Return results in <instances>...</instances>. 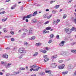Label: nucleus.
<instances>
[{
	"label": "nucleus",
	"instance_id": "obj_43",
	"mask_svg": "<svg viewBox=\"0 0 76 76\" xmlns=\"http://www.w3.org/2000/svg\"><path fill=\"white\" fill-rule=\"evenodd\" d=\"M43 34H46L47 33V31L45 30H44L43 31Z\"/></svg>",
	"mask_w": 76,
	"mask_h": 76
},
{
	"label": "nucleus",
	"instance_id": "obj_51",
	"mask_svg": "<svg viewBox=\"0 0 76 76\" xmlns=\"http://www.w3.org/2000/svg\"><path fill=\"white\" fill-rule=\"evenodd\" d=\"M10 33L12 34V35H13L14 34V32L13 31H11L10 32Z\"/></svg>",
	"mask_w": 76,
	"mask_h": 76
},
{
	"label": "nucleus",
	"instance_id": "obj_5",
	"mask_svg": "<svg viewBox=\"0 0 76 76\" xmlns=\"http://www.w3.org/2000/svg\"><path fill=\"white\" fill-rule=\"evenodd\" d=\"M57 56L56 55H54L52 56L51 58V60L53 61L54 59L57 58Z\"/></svg>",
	"mask_w": 76,
	"mask_h": 76
},
{
	"label": "nucleus",
	"instance_id": "obj_36",
	"mask_svg": "<svg viewBox=\"0 0 76 76\" xmlns=\"http://www.w3.org/2000/svg\"><path fill=\"white\" fill-rule=\"evenodd\" d=\"M20 69L21 70H25V69L24 68H20Z\"/></svg>",
	"mask_w": 76,
	"mask_h": 76
},
{
	"label": "nucleus",
	"instance_id": "obj_19",
	"mask_svg": "<svg viewBox=\"0 0 76 76\" xmlns=\"http://www.w3.org/2000/svg\"><path fill=\"white\" fill-rule=\"evenodd\" d=\"M38 54V53L36 52L33 55V56H34V57H36V56H37Z\"/></svg>",
	"mask_w": 76,
	"mask_h": 76
},
{
	"label": "nucleus",
	"instance_id": "obj_59",
	"mask_svg": "<svg viewBox=\"0 0 76 76\" xmlns=\"http://www.w3.org/2000/svg\"><path fill=\"white\" fill-rule=\"evenodd\" d=\"M0 74L1 75H3V74L2 73V72H0Z\"/></svg>",
	"mask_w": 76,
	"mask_h": 76
},
{
	"label": "nucleus",
	"instance_id": "obj_53",
	"mask_svg": "<svg viewBox=\"0 0 76 76\" xmlns=\"http://www.w3.org/2000/svg\"><path fill=\"white\" fill-rule=\"evenodd\" d=\"M60 20H57L56 21V22H57V23H58V22H60Z\"/></svg>",
	"mask_w": 76,
	"mask_h": 76
},
{
	"label": "nucleus",
	"instance_id": "obj_27",
	"mask_svg": "<svg viewBox=\"0 0 76 76\" xmlns=\"http://www.w3.org/2000/svg\"><path fill=\"white\" fill-rule=\"evenodd\" d=\"M40 52H42L43 53H44V54H45L47 53V51L45 50H43L42 51H41Z\"/></svg>",
	"mask_w": 76,
	"mask_h": 76
},
{
	"label": "nucleus",
	"instance_id": "obj_20",
	"mask_svg": "<svg viewBox=\"0 0 76 76\" xmlns=\"http://www.w3.org/2000/svg\"><path fill=\"white\" fill-rule=\"evenodd\" d=\"M40 75L41 76H44V75H45V73L43 72H40Z\"/></svg>",
	"mask_w": 76,
	"mask_h": 76
},
{
	"label": "nucleus",
	"instance_id": "obj_46",
	"mask_svg": "<svg viewBox=\"0 0 76 76\" xmlns=\"http://www.w3.org/2000/svg\"><path fill=\"white\" fill-rule=\"evenodd\" d=\"M63 62V61L62 60H59L58 61L59 63H62V62Z\"/></svg>",
	"mask_w": 76,
	"mask_h": 76
},
{
	"label": "nucleus",
	"instance_id": "obj_44",
	"mask_svg": "<svg viewBox=\"0 0 76 76\" xmlns=\"http://www.w3.org/2000/svg\"><path fill=\"white\" fill-rule=\"evenodd\" d=\"M75 44H76V42H73V43H72L71 44V45H75Z\"/></svg>",
	"mask_w": 76,
	"mask_h": 76
},
{
	"label": "nucleus",
	"instance_id": "obj_26",
	"mask_svg": "<svg viewBox=\"0 0 76 76\" xmlns=\"http://www.w3.org/2000/svg\"><path fill=\"white\" fill-rule=\"evenodd\" d=\"M46 73H51V72L50 71H45Z\"/></svg>",
	"mask_w": 76,
	"mask_h": 76
},
{
	"label": "nucleus",
	"instance_id": "obj_63",
	"mask_svg": "<svg viewBox=\"0 0 76 76\" xmlns=\"http://www.w3.org/2000/svg\"><path fill=\"white\" fill-rule=\"evenodd\" d=\"M32 68L30 70V72H32Z\"/></svg>",
	"mask_w": 76,
	"mask_h": 76
},
{
	"label": "nucleus",
	"instance_id": "obj_60",
	"mask_svg": "<svg viewBox=\"0 0 76 76\" xmlns=\"http://www.w3.org/2000/svg\"><path fill=\"white\" fill-rule=\"evenodd\" d=\"M46 12H48V11H49V10L48 9H47L46 10Z\"/></svg>",
	"mask_w": 76,
	"mask_h": 76
},
{
	"label": "nucleus",
	"instance_id": "obj_54",
	"mask_svg": "<svg viewBox=\"0 0 76 76\" xmlns=\"http://www.w3.org/2000/svg\"><path fill=\"white\" fill-rule=\"evenodd\" d=\"M23 35H26V33H23Z\"/></svg>",
	"mask_w": 76,
	"mask_h": 76
},
{
	"label": "nucleus",
	"instance_id": "obj_22",
	"mask_svg": "<svg viewBox=\"0 0 76 76\" xmlns=\"http://www.w3.org/2000/svg\"><path fill=\"white\" fill-rule=\"evenodd\" d=\"M16 6V4H15L13 6H12V7H11V9L12 10L13 9H15V7Z\"/></svg>",
	"mask_w": 76,
	"mask_h": 76
},
{
	"label": "nucleus",
	"instance_id": "obj_38",
	"mask_svg": "<svg viewBox=\"0 0 76 76\" xmlns=\"http://www.w3.org/2000/svg\"><path fill=\"white\" fill-rule=\"evenodd\" d=\"M52 13H53V14H55L56 13V11H55L54 10H53L52 11Z\"/></svg>",
	"mask_w": 76,
	"mask_h": 76
},
{
	"label": "nucleus",
	"instance_id": "obj_57",
	"mask_svg": "<svg viewBox=\"0 0 76 76\" xmlns=\"http://www.w3.org/2000/svg\"><path fill=\"white\" fill-rule=\"evenodd\" d=\"M26 22H28V20L27 19H26Z\"/></svg>",
	"mask_w": 76,
	"mask_h": 76
},
{
	"label": "nucleus",
	"instance_id": "obj_45",
	"mask_svg": "<svg viewBox=\"0 0 76 76\" xmlns=\"http://www.w3.org/2000/svg\"><path fill=\"white\" fill-rule=\"evenodd\" d=\"M51 42H52V40H50L48 42L49 44H50Z\"/></svg>",
	"mask_w": 76,
	"mask_h": 76
},
{
	"label": "nucleus",
	"instance_id": "obj_4",
	"mask_svg": "<svg viewBox=\"0 0 76 76\" xmlns=\"http://www.w3.org/2000/svg\"><path fill=\"white\" fill-rule=\"evenodd\" d=\"M48 56L47 55H44L43 56V57L44 58H45V59H44V61L45 62H46V61H48V60H49V59H48V58H47Z\"/></svg>",
	"mask_w": 76,
	"mask_h": 76
},
{
	"label": "nucleus",
	"instance_id": "obj_6",
	"mask_svg": "<svg viewBox=\"0 0 76 76\" xmlns=\"http://www.w3.org/2000/svg\"><path fill=\"white\" fill-rule=\"evenodd\" d=\"M56 66H57V64L56 63H52L51 64V66L53 68H56Z\"/></svg>",
	"mask_w": 76,
	"mask_h": 76
},
{
	"label": "nucleus",
	"instance_id": "obj_32",
	"mask_svg": "<svg viewBox=\"0 0 76 76\" xmlns=\"http://www.w3.org/2000/svg\"><path fill=\"white\" fill-rule=\"evenodd\" d=\"M66 17H67V15L66 14H64V16L63 17V19H65Z\"/></svg>",
	"mask_w": 76,
	"mask_h": 76
},
{
	"label": "nucleus",
	"instance_id": "obj_55",
	"mask_svg": "<svg viewBox=\"0 0 76 76\" xmlns=\"http://www.w3.org/2000/svg\"><path fill=\"white\" fill-rule=\"evenodd\" d=\"M54 1H52L50 2V4H52V3H54Z\"/></svg>",
	"mask_w": 76,
	"mask_h": 76
},
{
	"label": "nucleus",
	"instance_id": "obj_21",
	"mask_svg": "<svg viewBox=\"0 0 76 76\" xmlns=\"http://www.w3.org/2000/svg\"><path fill=\"white\" fill-rule=\"evenodd\" d=\"M68 73V72L67 71H65L64 72H63L62 73V74H63V75H64L65 74H67Z\"/></svg>",
	"mask_w": 76,
	"mask_h": 76
},
{
	"label": "nucleus",
	"instance_id": "obj_31",
	"mask_svg": "<svg viewBox=\"0 0 76 76\" xmlns=\"http://www.w3.org/2000/svg\"><path fill=\"white\" fill-rule=\"evenodd\" d=\"M51 16H52V15L48 16H47V18L48 19H50V18H51Z\"/></svg>",
	"mask_w": 76,
	"mask_h": 76
},
{
	"label": "nucleus",
	"instance_id": "obj_42",
	"mask_svg": "<svg viewBox=\"0 0 76 76\" xmlns=\"http://www.w3.org/2000/svg\"><path fill=\"white\" fill-rule=\"evenodd\" d=\"M49 23V21H47L46 22H45V23H44V24L45 25H46L47 24H48V23Z\"/></svg>",
	"mask_w": 76,
	"mask_h": 76
},
{
	"label": "nucleus",
	"instance_id": "obj_47",
	"mask_svg": "<svg viewBox=\"0 0 76 76\" xmlns=\"http://www.w3.org/2000/svg\"><path fill=\"white\" fill-rule=\"evenodd\" d=\"M6 76H10V74H7L6 75Z\"/></svg>",
	"mask_w": 76,
	"mask_h": 76
},
{
	"label": "nucleus",
	"instance_id": "obj_30",
	"mask_svg": "<svg viewBox=\"0 0 76 76\" xmlns=\"http://www.w3.org/2000/svg\"><path fill=\"white\" fill-rule=\"evenodd\" d=\"M7 20V18L6 19H2V22H5Z\"/></svg>",
	"mask_w": 76,
	"mask_h": 76
},
{
	"label": "nucleus",
	"instance_id": "obj_10",
	"mask_svg": "<svg viewBox=\"0 0 76 76\" xmlns=\"http://www.w3.org/2000/svg\"><path fill=\"white\" fill-rule=\"evenodd\" d=\"M66 42L64 41H63L61 42V43L59 45L61 47H62L64 45V44Z\"/></svg>",
	"mask_w": 76,
	"mask_h": 76
},
{
	"label": "nucleus",
	"instance_id": "obj_14",
	"mask_svg": "<svg viewBox=\"0 0 76 76\" xmlns=\"http://www.w3.org/2000/svg\"><path fill=\"white\" fill-rule=\"evenodd\" d=\"M37 11H36L32 15V16H36V15H37Z\"/></svg>",
	"mask_w": 76,
	"mask_h": 76
},
{
	"label": "nucleus",
	"instance_id": "obj_37",
	"mask_svg": "<svg viewBox=\"0 0 76 76\" xmlns=\"http://www.w3.org/2000/svg\"><path fill=\"white\" fill-rule=\"evenodd\" d=\"M6 13V12L5 11H3L1 12L0 13V15H2V14H4V13Z\"/></svg>",
	"mask_w": 76,
	"mask_h": 76
},
{
	"label": "nucleus",
	"instance_id": "obj_16",
	"mask_svg": "<svg viewBox=\"0 0 76 76\" xmlns=\"http://www.w3.org/2000/svg\"><path fill=\"white\" fill-rule=\"evenodd\" d=\"M11 64H12V63H9L7 65V67H6V68L7 69V67H10V65H11Z\"/></svg>",
	"mask_w": 76,
	"mask_h": 76
},
{
	"label": "nucleus",
	"instance_id": "obj_40",
	"mask_svg": "<svg viewBox=\"0 0 76 76\" xmlns=\"http://www.w3.org/2000/svg\"><path fill=\"white\" fill-rule=\"evenodd\" d=\"M4 31V32H7V31H6V29L5 28H4L3 29Z\"/></svg>",
	"mask_w": 76,
	"mask_h": 76
},
{
	"label": "nucleus",
	"instance_id": "obj_56",
	"mask_svg": "<svg viewBox=\"0 0 76 76\" xmlns=\"http://www.w3.org/2000/svg\"><path fill=\"white\" fill-rule=\"evenodd\" d=\"M1 64H4V62H3V61H1Z\"/></svg>",
	"mask_w": 76,
	"mask_h": 76
},
{
	"label": "nucleus",
	"instance_id": "obj_13",
	"mask_svg": "<svg viewBox=\"0 0 76 76\" xmlns=\"http://www.w3.org/2000/svg\"><path fill=\"white\" fill-rule=\"evenodd\" d=\"M32 16V14H30L27 15V17L28 18V19H29L30 18H31Z\"/></svg>",
	"mask_w": 76,
	"mask_h": 76
},
{
	"label": "nucleus",
	"instance_id": "obj_9",
	"mask_svg": "<svg viewBox=\"0 0 76 76\" xmlns=\"http://www.w3.org/2000/svg\"><path fill=\"white\" fill-rule=\"evenodd\" d=\"M37 67H38V66H37V65L35 64L33 65L32 66H30V68H34V69L35 68H37Z\"/></svg>",
	"mask_w": 76,
	"mask_h": 76
},
{
	"label": "nucleus",
	"instance_id": "obj_33",
	"mask_svg": "<svg viewBox=\"0 0 76 76\" xmlns=\"http://www.w3.org/2000/svg\"><path fill=\"white\" fill-rule=\"evenodd\" d=\"M23 54H22L21 56H19V58H20V59L22 58L23 57Z\"/></svg>",
	"mask_w": 76,
	"mask_h": 76
},
{
	"label": "nucleus",
	"instance_id": "obj_28",
	"mask_svg": "<svg viewBox=\"0 0 76 76\" xmlns=\"http://www.w3.org/2000/svg\"><path fill=\"white\" fill-rule=\"evenodd\" d=\"M43 18H47V15L46 14H44L43 16Z\"/></svg>",
	"mask_w": 76,
	"mask_h": 76
},
{
	"label": "nucleus",
	"instance_id": "obj_23",
	"mask_svg": "<svg viewBox=\"0 0 76 76\" xmlns=\"http://www.w3.org/2000/svg\"><path fill=\"white\" fill-rule=\"evenodd\" d=\"M39 69H41V67H38L37 68L35 69V72H37V71H38Z\"/></svg>",
	"mask_w": 76,
	"mask_h": 76
},
{
	"label": "nucleus",
	"instance_id": "obj_24",
	"mask_svg": "<svg viewBox=\"0 0 76 76\" xmlns=\"http://www.w3.org/2000/svg\"><path fill=\"white\" fill-rule=\"evenodd\" d=\"M51 29V28L50 27H47L46 28V30H50V29Z\"/></svg>",
	"mask_w": 76,
	"mask_h": 76
},
{
	"label": "nucleus",
	"instance_id": "obj_11",
	"mask_svg": "<svg viewBox=\"0 0 76 76\" xmlns=\"http://www.w3.org/2000/svg\"><path fill=\"white\" fill-rule=\"evenodd\" d=\"M4 58H8V55L6 54H3Z\"/></svg>",
	"mask_w": 76,
	"mask_h": 76
},
{
	"label": "nucleus",
	"instance_id": "obj_12",
	"mask_svg": "<svg viewBox=\"0 0 76 76\" xmlns=\"http://www.w3.org/2000/svg\"><path fill=\"white\" fill-rule=\"evenodd\" d=\"M20 73V72L19 71H18V72H14L13 73V75H18V74H19Z\"/></svg>",
	"mask_w": 76,
	"mask_h": 76
},
{
	"label": "nucleus",
	"instance_id": "obj_25",
	"mask_svg": "<svg viewBox=\"0 0 76 76\" xmlns=\"http://www.w3.org/2000/svg\"><path fill=\"white\" fill-rule=\"evenodd\" d=\"M53 23L54 25H57V22L56 21H53Z\"/></svg>",
	"mask_w": 76,
	"mask_h": 76
},
{
	"label": "nucleus",
	"instance_id": "obj_41",
	"mask_svg": "<svg viewBox=\"0 0 76 76\" xmlns=\"http://www.w3.org/2000/svg\"><path fill=\"white\" fill-rule=\"evenodd\" d=\"M11 41H15V39L13 38H12L11 39Z\"/></svg>",
	"mask_w": 76,
	"mask_h": 76
},
{
	"label": "nucleus",
	"instance_id": "obj_49",
	"mask_svg": "<svg viewBox=\"0 0 76 76\" xmlns=\"http://www.w3.org/2000/svg\"><path fill=\"white\" fill-rule=\"evenodd\" d=\"M23 30L25 32H27V31H28V30H27V29H24Z\"/></svg>",
	"mask_w": 76,
	"mask_h": 76
},
{
	"label": "nucleus",
	"instance_id": "obj_48",
	"mask_svg": "<svg viewBox=\"0 0 76 76\" xmlns=\"http://www.w3.org/2000/svg\"><path fill=\"white\" fill-rule=\"evenodd\" d=\"M75 28L74 27L72 28V31H74V30H75Z\"/></svg>",
	"mask_w": 76,
	"mask_h": 76
},
{
	"label": "nucleus",
	"instance_id": "obj_64",
	"mask_svg": "<svg viewBox=\"0 0 76 76\" xmlns=\"http://www.w3.org/2000/svg\"><path fill=\"white\" fill-rule=\"evenodd\" d=\"M31 76H37V75H31Z\"/></svg>",
	"mask_w": 76,
	"mask_h": 76
},
{
	"label": "nucleus",
	"instance_id": "obj_61",
	"mask_svg": "<svg viewBox=\"0 0 76 76\" xmlns=\"http://www.w3.org/2000/svg\"><path fill=\"white\" fill-rule=\"evenodd\" d=\"M25 16H24L23 18V20H25Z\"/></svg>",
	"mask_w": 76,
	"mask_h": 76
},
{
	"label": "nucleus",
	"instance_id": "obj_34",
	"mask_svg": "<svg viewBox=\"0 0 76 76\" xmlns=\"http://www.w3.org/2000/svg\"><path fill=\"white\" fill-rule=\"evenodd\" d=\"M36 46H39V45H40V43H37L36 44Z\"/></svg>",
	"mask_w": 76,
	"mask_h": 76
},
{
	"label": "nucleus",
	"instance_id": "obj_50",
	"mask_svg": "<svg viewBox=\"0 0 76 76\" xmlns=\"http://www.w3.org/2000/svg\"><path fill=\"white\" fill-rule=\"evenodd\" d=\"M24 45H28V43L27 42H24Z\"/></svg>",
	"mask_w": 76,
	"mask_h": 76
},
{
	"label": "nucleus",
	"instance_id": "obj_15",
	"mask_svg": "<svg viewBox=\"0 0 76 76\" xmlns=\"http://www.w3.org/2000/svg\"><path fill=\"white\" fill-rule=\"evenodd\" d=\"M35 39V36H33L31 38H30V40H34Z\"/></svg>",
	"mask_w": 76,
	"mask_h": 76
},
{
	"label": "nucleus",
	"instance_id": "obj_1",
	"mask_svg": "<svg viewBox=\"0 0 76 76\" xmlns=\"http://www.w3.org/2000/svg\"><path fill=\"white\" fill-rule=\"evenodd\" d=\"M61 54L63 55L64 57H66V56H69L70 54V53L68 52H66L63 53H62Z\"/></svg>",
	"mask_w": 76,
	"mask_h": 76
},
{
	"label": "nucleus",
	"instance_id": "obj_35",
	"mask_svg": "<svg viewBox=\"0 0 76 76\" xmlns=\"http://www.w3.org/2000/svg\"><path fill=\"white\" fill-rule=\"evenodd\" d=\"M50 38H53L54 37V34H52L50 35Z\"/></svg>",
	"mask_w": 76,
	"mask_h": 76
},
{
	"label": "nucleus",
	"instance_id": "obj_29",
	"mask_svg": "<svg viewBox=\"0 0 76 76\" xmlns=\"http://www.w3.org/2000/svg\"><path fill=\"white\" fill-rule=\"evenodd\" d=\"M33 23H36L37 22V20H36V19H34L32 20Z\"/></svg>",
	"mask_w": 76,
	"mask_h": 76
},
{
	"label": "nucleus",
	"instance_id": "obj_62",
	"mask_svg": "<svg viewBox=\"0 0 76 76\" xmlns=\"http://www.w3.org/2000/svg\"><path fill=\"white\" fill-rule=\"evenodd\" d=\"M73 76H76V74H74L73 75Z\"/></svg>",
	"mask_w": 76,
	"mask_h": 76
},
{
	"label": "nucleus",
	"instance_id": "obj_17",
	"mask_svg": "<svg viewBox=\"0 0 76 76\" xmlns=\"http://www.w3.org/2000/svg\"><path fill=\"white\" fill-rule=\"evenodd\" d=\"M71 51L72 53H74V54H76V50H71Z\"/></svg>",
	"mask_w": 76,
	"mask_h": 76
},
{
	"label": "nucleus",
	"instance_id": "obj_39",
	"mask_svg": "<svg viewBox=\"0 0 76 76\" xmlns=\"http://www.w3.org/2000/svg\"><path fill=\"white\" fill-rule=\"evenodd\" d=\"M60 37V36H59V35H57L56 36V38H57V39H59V37Z\"/></svg>",
	"mask_w": 76,
	"mask_h": 76
},
{
	"label": "nucleus",
	"instance_id": "obj_2",
	"mask_svg": "<svg viewBox=\"0 0 76 76\" xmlns=\"http://www.w3.org/2000/svg\"><path fill=\"white\" fill-rule=\"evenodd\" d=\"M64 30L66 31L67 34H69L72 32L70 30H69V29L67 28H65Z\"/></svg>",
	"mask_w": 76,
	"mask_h": 76
},
{
	"label": "nucleus",
	"instance_id": "obj_18",
	"mask_svg": "<svg viewBox=\"0 0 76 76\" xmlns=\"http://www.w3.org/2000/svg\"><path fill=\"white\" fill-rule=\"evenodd\" d=\"M60 7V5H56L54 7L55 9H58Z\"/></svg>",
	"mask_w": 76,
	"mask_h": 76
},
{
	"label": "nucleus",
	"instance_id": "obj_7",
	"mask_svg": "<svg viewBox=\"0 0 76 76\" xmlns=\"http://www.w3.org/2000/svg\"><path fill=\"white\" fill-rule=\"evenodd\" d=\"M64 66H65V65L63 64L62 65L58 66V68L59 69H64Z\"/></svg>",
	"mask_w": 76,
	"mask_h": 76
},
{
	"label": "nucleus",
	"instance_id": "obj_3",
	"mask_svg": "<svg viewBox=\"0 0 76 76\" xmlns=\"http://www.w3.org/2000/svg\"><path fill=\"white\" fill-rule=\"evenodd\" d=\"M19 52L20 53H26V51L22 49V48H20L19 50Z\"/></svg>",
	"mask_w": 76,
	"mask_h": 76
},
{
	"label": "nucleus",
	"instance_id": "obj_52",
	"mask_svg": "<svg viewBox=\"0 0 76 76\" xmlns=\"http://www.w3.org/2000/svg\"><path fill=\"white\" fill-rule=\"evenodd\" d=\"M10 47H7V48H6L5 49L6 50H9V49H10Z\"/></svg>",
	"mask_w": 76,
	"mask_h": 76
},
{
	"label": "nucleus",
	"instance_id": "obj_58",
	"mask_svg": "<svg viewBox=\"0 0 76 76\" xmlns=\"http://www.w3.org/2000/svg\"><path fill=\"white\" fill-rule=\"evenodd\" d=\"M10 1V0H7L6 1V2H8L9 1Z\"/></svg>",
	"mask_w": 76,
	"mask_h": 76
},
{
	"label": "nucleus",
	"instance_id": "obj_8",
	"mask_svg": "<svg viewBox=\"0 0 76 76\" xmlns=\"http://www.w3.org/2000/svg\"><path fill=\"white\" fill-rule=\"evenodd\" d=\"M33 31V29L32 28H30V30H29L28 34V35H31V34H32V31Z\"/></svg>",
	"mask_w": 76,
	"mask_h": 76
}]
</instances>
